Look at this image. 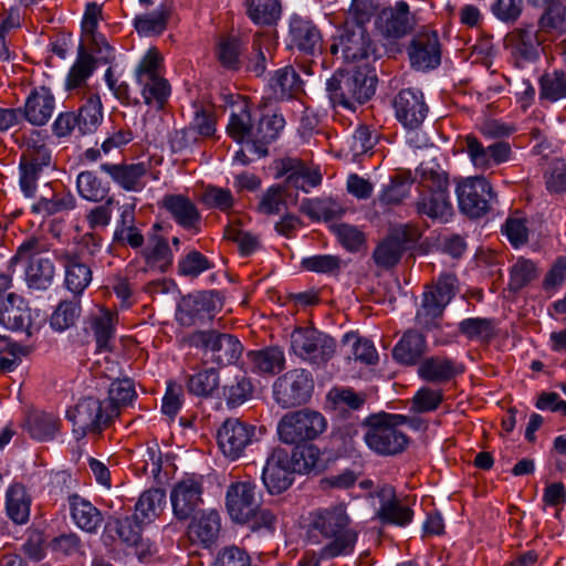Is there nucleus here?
I'll use <instances>...</instances> for the list:
<instances>
[{
  "label": "nucleus",
  "mask_w": 566,
  "mask_h": 566,
  "mask_svg": "<svg viewBox=\"0 0 566 566\" xmlns=\"http://www.w3.org/2000/svg\"><path fill=\"white\" fill-rule=\"evenodd\" d=\"M277 434L283 443L292 444L296 469L316 473L318 464V412L304 408L286 412L277 423Z\"/></svg>",
  "instance_id": "f257e3e1"
},
{
  "label": "nucleus",
  "mask_w": 566,
  "mask_h": 566,
  "mask_svg": "<svg viewBox=\"0 0 566 566\" xmlns=\"http://www.w3.org/2000/svg\"><path fill=\"white\" fill-rule=\"evenodd\" d=\"M145 104L157 109L163 108L170 96V85L165 77L161 54L156 48H149L137 63L134 72Z\"/></svg>",
  "instance_id": "f03ea898"
},
{
  "label": "nucleus",
  "mask_w": 566,
  "mask_h": 566,
  "mask_svg": "<svg viewBox=\"0 0 566 566\" xmlns=\"http://www.w3.org/2000/svg\"><path fill=\"white\" fill-rule=\"evenodd\" d=\"M376 77L360 70L337 71L326 84L331 102L353 108L355 103H366L375 93Z\"/></svg>",
  "instance_id": "7ed1b4c3"
},
{
  "label": "nucleus",
  "mask_w": 566,
  "mask_h": 566,
  "mask_svg": "<svg viewBox=\"0 0 566 566\" xmlns=\"http://www.w3.org/2000/svg\"><path fill=\"white\" fill-rule=\"evenodd\" d=\"M321 558H332L353 551L357 541V533L348 528V516L345 507L338 505L332 511L321 515Z\"/></svg>",
  "instance_id": "20e7f679"
},
{
  "label": "nucleus",
  "mask_w": 566,
  "mask_h": 566,
  "mask_svg": "<svg viewBox=\"0 0 566 566\" xmlns=\"http://www.w3.org/2000/svg\"><path fill=\"white\" fill-rule=\"evenodd\" d=\"M48 251V245L38 240L29 239L18 249L13 260L27 263L25 281L30 289L46 290L53 283L55 266L50 258L42 253Z\"/></svg>",
  "instance_id": "39448f33"
},
{
  "label": "nucleus",
  "mask_w": 566,
  "mask_h": 566,
  "mask_svg": "<svg viewBox=\"0 0 566 566\" xmlns=\"http://www.w3.org/2000/svg\"><path fill=\"white\" fill-rule=\"evenodd\" d=\"M66 417L73 423L74 434L80 439L87 433H101L107 428L115 419V409L105 407L103 400L87 397L67 410Z\"/></svg>",
  "instance_id": "423d86ee"
},
{
  "label": "nucleus",
  "mask_w": 566,
  "mask_h": 566,
  "mask_svg": "<svg viewBox=\"0 0 566 566\" xmlns=\"http://www.w3.org/2000/svg\"><path fill=\"white\" fill-rule=\"evenodd\" d=\"M315 381L312 374L305 369L290 370L273 382L274 401L283 409L305 405L312 398Z\"/></svg>",
  "instance_id": "0eeeda50"
},
{
  "label": "nucleus",
  "mask_w": 566,
  "mask_h": 566,
  "mask_svg": "<svg viewBox=\"0 0 566 566\" xmlns=\"http://www.w3.org/2000/svg\"><path fill=\"white\" fill-rule=\"evenodd\" d=\"M458 292V279L453 273H442L434 285L423 293L422 304L417 313L420 326L431 328L443 314L446 306Z\"/></svg>",
  "instance_id": "6e6552de"
},
{
  "label": "nucleus",
  "mask_w": 566,
  "mask_h": 566,
  "mask_svg": "<svg viewBox=\"0 0 566 566\" xmlns=\"http://www.w3.org/2000/svg\"><path fill=\"white\" fill-rule=\"evenodd\" d=\"M45 316L36 312L34 316L27 301L13 292L0 297V327L6 329H23L29 336L39 331Z\"/></svg>",
  "instance_id": "1a4fd4ad"
},
{
  "label": "nucleus",
  "mask_w": 566,
  "mask_h": 566,
  "mask_svg": "<svg viewBox=\"0 0 566 566\" xmlns=\"http://www.w3.org/2000/svg\"><path fill=\"white\" fill-rule=\"evenodd\" d=\"M363 426L368 428L364 436L366 444L379 455L398 454L408 444L407 436L394 426H386L378 415L368 416Z\"/></svg>",
  "instance_id": "9d476101"
},
{
  "label": "nucleus",
  "mask_w": 566,
  "mask_h": 566,
  "mask_svg": "<svg viewBox=\"0 0 566 566\" xmlns=\"http://www.w3.org/2000/svg\"><path fill=\"white\" fill-rule=\"evenodd\" d=\"M294 473L304 474L296 469L293 452L290 454L284 448H275L266 459L262 481L270 494H281L292 485Z\"/></svg>",
  "instance_id": "9b49d317"
},
{
  "label": "nucleus",
  "mask_w": 566,
  "mask_h": 566,
  "mask_svg": "<svg viewBox=\"0 0 566 566\" xmlns=\"http://www.w3.org/2000/svg\"><path fill=\"white\" fill-rule=\"evenodd\" d=\"M459 209L471 219L481 218L490 210L495 197L490 182L484 177L467 178L457 187Z\"/></svg>",
  "instance_id": "f8f14e48"
},
{
  "label": "nucleus",
  "mask_w": 566,
  "mask_h": 566,
  "mask_svg": "<svg viewBox=\"0 0 566 566\" xmlns=\"http://www.w3.org/2000/svg\"><path fill=\"white\" fill-rule=\"evenodd\" d=\"M255 427L238 418H228L217 431L218 447L229 460L241 458L245 449L252 443Z\"/></svg>",
  "instance_id": "ddd939ff"
},
{
  "label": "nucleus",
  "mask_w": 566,
  "mask_h": 566,
  "mask_svg": "<svg viewBox=\"0 0 566 566\" xmlns=\"http://www.w3.org/2000/svg\"><path fill=\"white\" fill-rule=\"evenodd\" d=\"M545 41L547 36L541 34L539 29L535 30L532 24L514 29L504 39L505 48L518 65L536 61Z\"/></svg>",
  "instance_id": "4468645a"
},
{
  "label": "nucleus",
  "mask_w": 566,
  "mask_h": 566,
  "mask_svg": "<svg viewBox=\"0 0 566 566\" xmlns=\"http://www.w3.org/2000/svg\"><path fill=\"white\" fill-rule=\"evenodd\" d=\"M203 479L200 475H186L176 482L170 493L174 515L185 521L192 516L202 503Z\"/></svg>",
  "instance_id": "2eb2a0df"
},
{
  "label": "nucleus",
  "mask_w": 566,
  "mask_h": 566,
  "mask_svg": "<svg viewBox=\"0 0 566 566\" xmlns=\"http://www.w3.org/2000/svg\"><path fill=\"white\" fill-rule=\"evenodd\" d=\"M339 46L342 48L343 57L347 62H358L375 53V46L369 34L360 23L350 29L346 28L338 41L331 44V53L337 54Z\"/></svg>",
  "instance_id": "dca6fc26"
},
{
  "label": "nucleus",
  "mask_w": 566,
  "mask_h": 566,
  "mask_svg": "<svg viewBox=\"0 0 566 566\" xmlns=\"http://www.w3.org/2000/svg\"><path fill=\"white\" fill-rule=\"evenodd\" d=\"M258 505L256 485L250 480L238 481L228 486L226 509L238 524L249 521L250 513Z\"/></svg>",
  "instance_id": "f3484780"
},
{
  "label": "nucleus",
  "mask_w": 566,
  "mask_h": 566,
  "mask_svg": "<svg viewBox=\"0 0 566 566\" xmlns=\"http://www.w3.org/2000/svg\"><path fill=\"white\" fill-rule=\"evenodd\" d=\"M392 106L397 119L409 129H417L428 114V106L420 91L406 88L394 98Z\"/></svg>",
  "instance_id": "a211bd4d"
},
{
  "label": "nucleus",
  "mask_w": 566,
  "mask_h": 566,
  "mask_svg": "<svg viewBox=\"0 0 566 566\" xmlns=\"http://www.w3.org/2000/svg\"><path fill=\"white\" fill-rule=\"evenodd\" d=\"M416 25L415 15L406 1L384 8L378 15V27L388 38L400 39L409 34Z\"/></svg>",
  "instance_id": "6ab92c4d"
},
{
  "label": "nucleus",
  "mask_w": 566,
  "mask_h": 566,
  "mask_svg": "<svg viewBox=\"0 0 566 566\" xmlns=\"http://www.w3.org/2000/svg\"><path fill=\"white\" fill-rule=\"evenodd\" d=\"M214 301L207 293L188 295L178 304L176 317L182 326L205 324L214 317Z\"/></svg>",
  "instance_id": "aec40b11"
},
{
  "label": "nucleus",
  "mask_w": 566,
  "mask_h": 566,
  "mask_svg": "<svg viewBox=\"0 0 566 566\" xmlns=\"http://www.w3.org/2000/svg\"><path fill=\"white\" fill-rule=\"evenodd\" d=\"M117 324L118 313L107 307H99L91 315L88 326L93 332L97 352L119 350L115 339Z\"/></svg>",
  "instance_id": "412c9836"
},
{
  "label": "nucleus",
  "mask_w": 566,
  "mask_h": 566,
  "mask_svg": "<svg viewBox=\"0 0 566 566\" xmlns=\"http://www.w3.org/2000/svg\"><path fill=\"white\" fill-rule=\"evenodd\" d=\"M467 153L476 168L486 169L492 164H502L511 159V146L506 142H496L484 147L475 136L465 137Z\"/></svg>",
  "instance_id": "4be33fe9"
},
{
  "label": "nucleus",
  "mask_w": 566,
  "mask_h": 566,
  "mask_svg": "<svg viewBox=\"0 0 566 566\" xmlns=\"http://www.w3.org/2000/svg\"><path fill=\"white\" fill-rule=\"evenodd\" d=\"M254 132L255 126L251 122L250 105L245 98L240 97L231 106L227 133L233 140L244 144L247 149L253 150Z\"/></svg>",
  "instance_id": "5701e85b"
},
{
  "label": "nucleus",
  "mask_w": 566,
  "mask_h": 566,
  "mask_svg": "<svg viewBox=\"0 0 566 566\" xmlns=\"http://www.w3.org/2000/svg\"><path fill=\"white\" fill-rule=\"evenodd\" d=\"M101 170L107 174L112 180L126 191H140L145 188V176L148 171L147 165L138 164H111L101 165Z\"/></svg>",
  "instance_id": "b1692460"
},
{
  "label": "nucleus",
  "mask_w": 566,
  "mask_h": 566,
  "mask_svg": "<svg viewBox=\"0 0 566 566\" xmlns=\"http://www.w3.org/2000/svg\"><path fill=\"white\" fill-rule=\"evenodd\" d=\"M163 208L170 214L177 224L186 230H199L201 214L195 202L185 195H166L163 198Z\"/></svg>",
  "instance_id": "393cba45"
},
{
  "label": "nucleus",
  "mask_w": 566,
  "mask_h": 566,
  "mask_svg": "<svg viewBox=\"0 0 566 566\" xmlns=\"http://www.w3.org/2000/svg\"><path fill=\"white\" fill-rule=\"evenodd\" d=\"M409 57L417 70L434 69L440 64V46L436 34H419L410 44Z\"/></svg>",
  "instance_id": "a878e982"
},
{
  "label": "nucleus",
  "mask_w": 566,
  "mask_h": 566,
  "mask_svg": "<svg viewBox=\"0 0 566 566\" xmlns=\"http://www.w3.org/2000/svg\"><path fill=\"white\" fill-rule=\"evenodd\" d=\"M367 398L366 392L356 391L352 387H333L326 394L324 408L327 412L345 418L349 411L360 410Z\"/></svg>",
  "instance_id": "bb28decb"
},
{
  "label": "nucleus",
  "mask_w": 566,
  "mask_h": 566,
  "mask_svg": "<svg viewBox=\"0 0 566 566\" xmlns=\"http://www.w3.org/2000/svg\"><path fill=\"white\" fill-rule=\"evenodd\" d=\"M55 109V98L45 86L34 88L28 96L24 104L25 119L32 125L46 124Z\"/></svg>",
  "instance_id": "cd10ccee"
},
{
  "label": "nucleus",
  "mask_w": 566,
  "mask_h": 566,
  "mask_svg": "<svg viewBox=\"0 0 566 566\" xmlns=\"http://www.w3.org/2000/svg\"><path fill=\"white\" fill-rule=\"evenodd\" d=\"M67 500L75 525L86 533H97L104 520L102 512L78 494H71Z\"/></svg>",
  "instance_id": "c85d7f7f"
},
{
  "label": "nucleus",
  "mask_w": 566,
  "mask_h": 566,
  "mask_svg": "<svg viewBox=\"0 0 566 566\" xmlns=\"http://www.w3.org/2000/svg\"><path fill=\"white\" fill-rule=\"evenodd\" d=\"M65 270V286L75 295H80L92 281V271L78 255L63 252L59 255Z\"/></svg>",
  "instance_id": "c756f323"
},
{
  "label": "nucleus",
  "mask_w": 566,
  "mask_h": 566,
  "mask_svg": "<svg viewBox=\"0 0 566 566\" xmlns=\"http://www.w3.org/2000/svg\"><path fill=\"white\" fill-rule=\"evenodd\" d=\"M282 174L286 176L290 187L311 192L318 186V174L298 159L287 158L282 161Z\"/></svg>",
  "instance_id": "7c9ffc66"
},
{
  "label": "nucleus",
  "mask_w": 566,
  "mask_h": 566,
  "mask_svg": "<svg viewBox=\"0 0 566 566\" xmlns=\"http://www.w3.org/2000/svg\"><path fill=\"white\" fill-rule=\"evenodd\" d=\"M32 496L27 488L19 482L12 483L6 492V511L15 524H25L30 517Z\"/></svg>",
  "instance_id": "2f4dec72"
},
{
  "label": "nucleus",
  "mask_w": 566,
  "mask_h": 566,
  "mask_svg": "<svg viewBox=\"0 0 566 566\" xmlns=\"http://www.w3.org/2000/svg\"><path fill=\"white\" fill-rule=\"evenodd\" d=\"M415 207L419 216L441 222L448 221L453 211L449 193L419 192Z\"/></svg>",
  "instance_id": "473e14b6"
},
{
  "label": "nucleus",
  "mask_w": 566,
  "mask_h": 566,
  "mask_svg": "<svg viewBox=\"0 0 566 566\" xmlns=\"http://www.w3.org/2000/svg\"><path fill=\"white\" fill-rule=\"evenodd\" d=\"M24 428L31 438L39 441H49L54 439L60 429V419L57 416L40 410L29 411Z\"/></svg>",
  "instance_id": "72a5a7b5"
},
{
  "label": "nucleus",
  "mask_w": 566,
  "mask_h": 566,
  "mask_svg": "<svg viewBox=\"0 0 566 566\" xmlns=\"http://www.w3.org/2000/svg\"><path fill=\"white\" fill-rule=\"evenodd\" d=\"M461 373L446 356H428L418 367L419 376L432 384H442Z\"/></svg>",
  "instance_id": "f704fd0d"
},
{
  "label": "nucleus",
  "mask_w": 566,
  "mask_h": 566,
  "mask_svg": "<svg viewBox=\"0 0 566 566\" xmlns=\"http://www.w3.org/2000/svg\"><path fill=\"white\" fill-rule=\"evenodd\" d=\"M95 69L94 56L81 50L66 75L65 90L75 94L86 90L87 81L93 75Z\"/></svg>",
  "instance_id": "c9c22d12"
},
{
  "label": "nucleus",
  "mask_w": 566,
  "mask_h": 566,
  "mask_svg": "<svg viewBox=\"0 0 566 566\" xmlns=\"http://www.w3.org/2000/svg\"><path fill=\"white\" fill-rule=\"evenodd\" d=\"M419 192L449 193V178L436 163H421L416 170Z\"/></svg>",
  "instance_id": "e433bc0d"
},
{
  "label": "nucleus",
  "mask_w": 566,
  "mask_h": 566,
  "mask_svg": "<svg viewBox=\"0 0 566 566\" xmlns=\"http://www.w3.org/2000/svg\"><path fill=\"white\" fill-rule=\"evenodd\" d=\"M221 530L220 514L216 510L202 511L189 525V533L205 545L212 544Z\"/></svg>",
  "instance_id": "4c0bfd02"
},
{
  "label": "nucleus",
  "mask_w": 566,
  "mask_h": 566,
  "mask_svg": "<svg viewBox=\"0 0 566 566\" xmlns=\"http://www.w3.org/2000/svg\"><path fill=\"white\" fill-rule=\"evenodd\" d=\"M290 38L293 46L306 54H313L318 33L313 21L294 15L290 22Z\"/></svg>",
  "instance_id": "58836bf2"
},
{
  "label": "nucleus",
  "mask_w": 566,
  "mask_h": 566,
  "mask_svg": "<svg viewBox=\"0 0 566 566\" xmlns=\"http://www.w3.org/2000/svg\"><path fill=\"white\" fill-rule=\"evenodd\" d=\"M169 17L170 8L160 3L153 11L138 13L134 18V27L139 34L157 35L166 30Z\"/></svg>",
  "instance_id": "ea45409f"
},
{
  "label": "nucleus",
  "mask_w": 566,
  "mask_h": 566,
  "mask_svg": "<svg viewBox=\"0 0 566 566\" xmlns=\"http://www.w3.org/2000/svg\"><path fill=\"white\" fill-rule=\"evenodd\" d=\"M77 128L82 134L94 133L103 120V107L98 94L88 91L85 103L75 115Z\"/></svg>",
  "instance_id": "a19ab883"
},
{
  "label": "nucleus",
  "mask_w": 566,
  "mask_h": 566,
  "mask_svg": "<svg viewBox=\"0 0 566 566\" xmlns=\"http://www.w3.org/2000/svg\"><path fill=\"white\" fill-rule=\"evenodd\" d=\"M544 11L538 19L541 34L566 32V0H555L543 7Z\"/></svg>",
  "instance_id": "79ce46f5"
},
{
  "label": "nucleus",
  "mask_w": 566,
  "mask_h": 566,
  "mask_svg": "<svg viewBox=\"0 0 566 566\" xmlns=\"http://www.w3.org/2000/svg\"><path fill=\"white\" fill-rule=\"evenodd\" d=\"M269 86L276 98H290L302 92V81L292 67L277 70L269 82Z\"/></svg>",
  "instance_id": "37998d69"
},
{
  "label": "nucleus",
  "mask_w": 566,
  "mask_h": 566,
  "mask_svg": "<svg viewBox=\"0 0 566 566\" xmlns=\"http://www.w3.org/2000/svg\"><path fill=\"white\" fill-rule=\"evenodd\" d=\"M137 392L134 381L129 378L115 379L108 388V398L103 400L105 407L115 409V418L120 413V409L129 406Z\"/></svg>",
  "instance_id": "c03bdc74"
},
{
  "label": "nucleus",
  "mask_w": 566,
  "mask_h": 566,
  "mask_svg": "<svg viewBox=\"0 0 566 566\" xmlns=\"http://www.w3.org/2000/svg\"><path fill=\"white\" fill-rule=\"evenodd\" d=\"M165 504V491L161 489H150L140 495L134 514L142 518V522L149 524L161 512Z\"/></svg>",
  "instance_id": "a18cd8bd"
},
{
  "label": "nucleus",
  "mask_w": 566,
  "mask_h": 566,
  "mask_svg": "<svg viewBox=\"0 0 566 566\" xmlns=\"http://www.w3.org/2000/svg\"><path fill=\"white\" fill-rule=\"evenodd\" d=\"M281 13L280 0H247V14L256 24H273Z\"/></svg>",
  "instance_id": "49530a36"
},
{
  "label": "nucleus",
  "mask_w": 566,
  "mask_h": 566,
  "mask_svg": "<svg viewBox=\"0 0 566 566\" xmlns=\"http://www.w3.org/2000/svg\"><path fill=\"white\" fill-rule=\"evenodd\" d=\"M285 120L281 115L272 114L263 116L254 132V147L253 150L260 155H264L262 146L274 140L280 132L284 128Z\"/></svg>",
  "instance_id": "de8ad7c7"
},
{
  "label": "nucleus",
  "mask_w": 566,
  "mask_h": 566,
  "mask_svg": "<svg viewBox=\"0 0 566 566\" xmlns=\"http://www.w3.org/2000/svg\"><path fill=\"white\" fill-rule=\"evenodd\" d=\"M208 361H203V369L190 376L187 382L189 392L196 396L208 397L219 386V376L214 366H208Z\"/></svg>",
  "instance_id": "09e8293b"
},
{
  "label": "nucleus",
  "mask_w": 566,
  "mask_h": 566,
  "mask_svg": "<svg viewBox=\"0 0 566 566\" xmlns=\"http://www.w3.org/2000/svg\"><path fill=\"white\" fill-rule=\"evenodd\" d=\"M566 97V76L562 71L545 73L539 78V98L557 102Z\"/></svg>",
  "instance_id": "8fccbe9b"
},
{
  "label": "nucleus",
  "mask_w": 566,
  "mask_h": 566,
  "mask_svg": "<svg viewBox=\"0 0 566 566\" xmlns=\"http://www.w3.org/2000/svg\"><path fill=\"white\" fill-rule=\"evenodd\" d=\"M143 255L148 269L165 272L171 264L174 255L170 251L168 243L163 239H157L147 245Z\"/></svg>",
  "instance_id": "3c124183"
},
{
  "label": "nucleus",
  "mask_w": 566,
  "mask_h": 566,
  "mask_svg": "<svg viewBox=\"0 0 566 566\" xmlns=\"http://www.w3.org/2000/svg\"><path fill=\"white\" fill-rule=\"evenodd\" d=\"M75 207V198L69 191L53 193L52 198H41L32 205L31 210L34 213L51 216L64 211H70Z\"/></svg>",
  "instance_id": "603ef678"
},
{
  "label": "nucleus",
  "mask_w": 566,
  "mask_h": 566,
  "mask_svg": "<svg viewBox=\"0 0 566 566\" xmlns=\"http://www.w3.org/2000/svg\"><path fill=\"white\" fill-rule=\"evenodd\" d=\"M403 243L398 237H388L381 241L373 253L376 264L384 269L394 266L401 258Z\"/></svg>",
  "instance_id": "864d4df0"
},
{
  "label": "nucleus",
  "mask_w": 566,
  "mask_h": 566,
  "mask_svg": "<svg viewBox=\"0 0 566 566\" xmlns=\"http://www.w3.org/2000/svg\"><path fill=\"white\" fill-rule=\"evenodd\" d=\"M76 186L81 197L90 201H101L108 193V187L92 171L78 174Z\"/></svg>",
  "instance_id": "5fc2aeb1"
},
{
  "label": "nucleus",
  "mask_w": 566,
  "mask_h": 566,
  "mask_svg": "<svg viewBox=\"0 0 566 566\" xmlns=\"http://www.w3.org/2000/svg\"><path fill=\"white\" fill-rule=\"evenodd\" d=\"M247 368L254 375L272 377L285 368L284 356H247Z\"/></svg>",
  "instance_id": "6e6d98bb"
},
{
  "label": "nucleus",
  "mask_w": 566,
  "mask_h": 566,
  "mask_svg": "<svg viewBox=\"0 0 566 566\" xmlns=\"http://www.w3.org/2000/svg\"><path fill=\"white\" fill-rule=\"evenodd\" d=\"M510 290L517 292L528 285L538 276V271L533 261L520 258L511 268Z\"/></svg>",
  "instance_id": "4d7b16f0"
},
{
  "label": "nucleus",
  "mask_w": 566,
  "mask_h": 566,
  "mask_svg": "<svg viewBox=\"0 0 566 566\" xmlns=\"http://www.w3.org/2000/svg\"><path fill=\"white\" fill-rule=\"evenodd\" d=\"M241 54L240 41L230 35L220 36L216 45V56L222 66L234 70L239 66Z\"/></svg>",
  "instance_id": "13d9d810"
},
{
  "label": "nucleus",
  "mask_w": 566,
  "mask_h": 566,
  "mask_svg": "<svg viewBox=\"0 0 566 566\" xmlns=\"http://www.w3.org/2000/svg\"><path fill=\"white\" fill-rule=\"evenodd\" d=\"M459 329L471 339L486 342L495 335L496 326L493 319L474 317L462 321Z\"/></svg>",
  "instance_id": "bf43d9fd"
},
{
  "label": "nucleus",
  "mask_w": 566,
  "mask_h": 566,
  "mask_svg": "<svg viewBox=\"0 0 566 566\" xmlns=\"http://www.w3.org/2000/svg\"><path fill=\"white\" fill-rule=\"evenodd\" d=\"M146 522H142L137 515L133 514L115 521V531L118 537L129 546H136L142 541V533Z\"/></svg>",
  "instance_id": "052dcab7"
},
{
  "label": "nucleus",
  "mask_w": 566,
  "mask_h": 566,
  "mask_svg": "<svg viewBox=\"0 0 566 566\" xmlns=\"http://www.w3.org/2000/svg\"><path fill=\"white\" fill-rule=\"evenodd\" d=\"M329 230L348 251L357 252L365 244V235L356 227L347 223H331Z\"/></svg>",
  "instance_id": "680f3d73"
},
{
  "label": "nucleus",
  "mask_w": 566,
  "mask_h": 566,
  "mask_svg": "<svg viewBox=\"0 0 566 566\" xmlns=\"http://www.w3.org/2000/svg\"><path fill=\"white\" fill-rule=\"evenodd\" d=\"M200 201L207 208L227 212L232 208L234 199L229 189L207 186L200 195Z\"/></svg>",
  "instance_id": "e2e57ef3"
},
{
  "label": "nucleus",
  "mask_w": 566,
  "mask_h": 566,
  "mask_svg": "<svg viewBox=\"0 0 566 566\" xmlns=\"http://www.w3.org/2000/svg\"><path fill=\"white\" fill-rule=\"evenodd\" d=\"M78 315V302L63 301L51 315V327L57 332H63L75 323Z\"/></svg>",
  "instance_id": "0e129e2a"
},
{
  "label": "nucleus",
  "mask_w": 566,
  "mask_h": 566,
  "mask_svg": "<svg viewBox=\"0 0 566 566\" xmlns=\"http://www.w3.org/2000/svg\"><path fill=\"white\" fill-rule=\"evenodd\" d=\"M277 523V513L269 507H261L259 504L250 513L247 524L253 532L274 533Z\"/></svg>",
  "instance_id": "69168bd1"
},
{
  "label": "nucleus",
  "mask_w": 566,
  "mask_h": 566,
  "mask_svg": "<svg viewBox=\"0 0 566 566\" xmlns=\"http://www.w3.org/2000/svg\"><path fill=\"white\" fill-rule=\"evenodd\" d=\"M410 182L400 176L390 178L389 184L384 187L378 196V202L384 206H395L402 202L410 191Z\"/></svg>",
  "instance_id": "338daca9"
},
{
  "label": "nucleus",
  "mask_w": 566,
  "mask_h": 566,
  "mask_svg": "<svg viewBox=\"0 0 566 566\" xmlns=\"http://www.w3.org/2000/svg\"><path fill=\"white\" fill-rule=\"evenodd\" d=\"M211 268L212 263L196 250L186 253L178 262V271L185 276L196 277Z\"/></svg>",
  "instance_id": "774afa93"
}]
</instances>
